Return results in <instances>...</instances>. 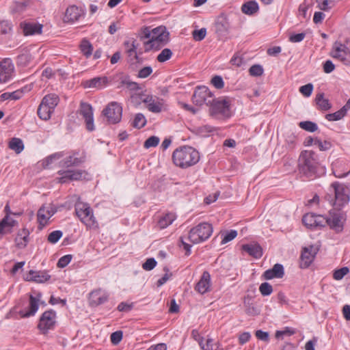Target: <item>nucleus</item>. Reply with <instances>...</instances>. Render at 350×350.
<instances>
[{"mask_svg":"<svg viewBox=\"0 0 350 350\" xmlns=\"http://www.w3.org/2000/svg\"><path fill=\"white\" fill-rule=\"evenodd\" d=\"M298 170L299 174L310 180L319 176L320 164L317 154L311 150H304L298 159Z\"/></svg>","mask_w":350,"mask_h":350,"instance_id":"f257e3e1","label":"nucleus"},{"mask_svg":"<svg viewBox=\"0 0 350 350\" xmlns=\"http://www.w3.org/2000/svg\"><path fill=\"white\" fill-rule=\"evenodd\" d=\"M200 159L199 152L189 146L176 148L172 153L174 164L182 169H187L197 164Z\"/></svg>","mask_w":350,"mask_h":350,"instance_id":"f03ea898","label":"nucleus"},{"mask_svg":"<svg viewBox=\"0 0 350 350\" xmlns=\"http://www.w3.org/2000/svg\"><path fill=\"white\" fill-rule=\"evenodd\" d=\"M325 198L332 206L340 208L349 202L350 189L345 184L332 183Z\"/></svg>","mask_w":350,"mask_h":350,"instance_id":"7ed1b4c3","label":"nucleus"},{"mask_svg":"<svg viewBox=\"0 0 350 350\" xmlns=\"http://www.w3.org/2000/svg\"><path fill=\"white\" fill-rule=\"evenodd\" d=\"M213 231V226L208 222H202L191 228L188 239L193 244H198L210 238Z\"/></svg>","mask_w":350,"mask_h":350,"instance_id":"20e7f679","label":"nucleus"},{"mask_svg":"<svg viewBox=\"0 0 350 350\" xmlns=\"http://www.w3.org/2000/svg\"><path fill=\"white\" fill-rule=\"evenodd\" d=\"M75 213L80 221L88 228L96 226V221L93 215V211L88 203L77 201L75 205Z\"/></svg>","mask_w":350,"mask_h":350,"instance_id":"39448f33","label":"nucleus"},{"mask_svg":"<svg viewBox=\"0 0 350 350\" xmlns=\"http://www.w3.org/2000/svg\"><path fill=\"white\" fill-rule=\"evenodd\" d=\"M330 56L338 59L345 66H350V40L344 43L336 41L334 43L330 51Z\"/></svg>","mask_w":350,"mask_h":350,"instance_id":"423d86ee","label":"nucleus"},{"mask_svg":"<svg viewBox=\"0 0 350 350\" xmlns=\"http://www.w3.org/2000/svg\"><path fill=\"white\" fill-rule=\"evenodd\" d=\"M192 100L193 103L198 106H202L203 105L208 106L214 101L213 94L206 86L198 87L194 91Z\"/></svg>","mask_w":350,"mask_h":350,"instance_id":"0eeeda50","label":"nucleus"},{"mask_svg":"<svg viewBox=\"0 0 350 350\" xmlns=\"http://www.w3.org/2000/svg\"><path fill=\"white\" fill-rule=\"evenodd\" d=\"M102 114L109 124H116L121 120L122 107L117 102H111L103 110Z\"/></svg>","mask_w":350,"mask_h":350,"instance_id":"6e6552de","label":"nucleus"},{"mask_svg":"<svg viewBox=\"0 0 350 350\" xmlns=\"http://www.w3.org/2000/svg\"><path fill=\"white\" fill-rule=\"evenodd\" d=\"M56 312L51 309L45 311L41 315L38 328L43 333L46 334L49 329L54 328L56 323Z\"/></svg>","mask_w":350,"mask_h":350,"instance_id":"1a4fd4ad","label":"nucleus"},{"mask_svg":"<svg viewBox=\"0 0 350 350\" xmlns=\"http://www.w3.org/2000/svg\"><path fill=\"white\" fill-rule=\"evenodd\" d=\"M303 224L308 228L321 229L327 225L326 217L314 213H307L302 218Z\"/></svg>","mask_w":350,"mask_h":350,"instance_id":"9d476101","label":"nucleus"},{"mask_svg":"<svg viewBox=\"0 0 350 350\" xmlns=\"http://www.w3.org/2000/svg\"><path fill=\"white\" fill-rule=\"evenodd\" d=\"M211 106L210 113L212 116H221L224 118L230 116V103L226 99L215 100L213 101Z\"/></svg>","mask_w":350,"mask_h":350,"instance_id":"9b49d317","label":"nucleus"},{"mask_svg":"<svg viewBox=\"0 0 350 350\" xmlns=\"http://www.w3.org/2000/svg\"><path fill=\"white\" fill-rule=\"evenodd\" d=\"M109 298V293L105 289L98 288L89 293V304L91 307H96L106 303Z\"/></svg>","mask_w":350,"mask_h":350,"instance_id":"f8f14e48","label":"nucleus"},{"mask_svg":"<svg viewBox=\"0 0 350 350\" xmlns=\"http://www.w3.org/2000/svg\"><path fill=\"white\" fill-rule=\"evenodd\" d=\"M141 38L142 39H159V40H162L163 38H169V33L163 26H159L152 29L146 27L142 30Z\"/></svg>","mask_w":350,"mask_h":350,"instance_id":"ddd939ff","label":"nucleus"},{"mask_svg":"<svg viewBox=\"0 0 350 350\" xmlns=\"http://www.w3.org/2000/svg\"><path fill=\"white\" fill-rule=\"evenodd\" d=\"M329 215V217H326L327 225L336 232H341L343 230L345 220L343 213L339 211H330Z\"/></svg>","mask_w":350,"mask_h":350,"instance_id":"4468645a","label":"nucleus"},{"mask_svg":"<svg viewBox=\"0 0 350 350\" xmlns=\"http://www.w3.org/2000/svg\"><path fill=\"white\" fill-rule=\"evenodd\" d=\"M79 113L85 120L86 129L90 132L94 131L95 127L92 105L87 103H81L80 105Z\"/></svg>","mask_w":350,"mask_h":350,"instance_id":"2eb2a0df","label":"nucleus"},{"mask_svg":"<svg viewBox=\"0 0 350 350\" xmlns=\"http://www.w3.org/2000/svg\"><path fill=\"white\" fill-rule=\"evenodd\" d=\"M56 213V209L51 205H42L37 213V219L40 226V228L42 229L47 224L49 219Z\"/></svg>","mask_w":350,"mask_h":350,"instance_id":"dca6fc26","label":"nucleus"},{"mask_svg":"<svg viewBox=\"0 0 350 350\" xmlns=\"http://www.w3.org/2000/svg\"><path fill=\"white\" fill-rule=\"evenodd\" d=\"M20 27L23 34L27 36L41 34L43 25L37 22L24 21L20 23Z\"/></svg>","mask_w":350,"mask_h":350,"instance_id":"f3484780","label":"nucleus"},{"mask_svg":"<svg viewBox=\"0 0 350 350\" xmlns=\"http://www.w3.org/2000/svg\"><path fill=\"white\" fill-rule=\"evenodd\" d=\"M14 64L10 59L6 58L0 62V82L6 83L12 77Z\"/></svg>","mask_w":350,"mask_h":350,"instance_id":"a211bd4d","label":"nucleus"},{"mask_svg":"<svg viewBox=\"0 0 350 350\" xmlns=\"http://www.w3.org/2000/svg\"><path fill=\"white\" fill-rule=\"evenodd\" d=\"M59 174L61 175L59 180L61 183H65L68 180H80L85 178L88 174L86 171L82 170L59 171Z\"/></svg>","mask_w":350,"mask_h":350,"instance_id":"6ab92c4d","label":"nucleus"},{"mask_svg":"<svg viewBox=\"0 0 350 350\" xmlns=\"http://www.w3.org/2000/svg\"><path fill=\"white\" fill-rule=\"evenodd\" d=\"M215 33L219 37L228 34L230 28L228 18L224 14L219 16L215 21Z\"/></svg>","mask_w":350,"mask_h":350,"instance_id":"aec40b11","label":"nucleus"},{"mask_svg":"<svg viewBox=\"0 0 350 350\" xmlns=\"http://www.w3.org/2000/svg\"><path fill=\"white\" fill-rule=\"evenodd\" d=\"M163 99L152 95H148L142 102L146 105L148 109L152 113H160L163 108Z\"/></svg>","mask_w":350,"mask_h":350,"instance_id":"412c9836","label":"nucleus"},{"mask_svg":"<svg viewBox=\"0 0 350 350\" xmlns=\"http://www.w3.org/2000/svg\"><path fill=\"white\" fill-rule=\"evenodd\" d=\"M41 297V294L38 293L37 297H33L30 295L29 296V305L27 310H21L19 311V315L22 318H27L31 316H33L36 312L38 311L39 308L38 302Z\"/></svg>","mask_w":350,"mask_h":350,"instance_id":"4be33fe9","label":"nucleus"},{"mask_svg":"<svg viewBox=\"0 0 350 350\" xmlns=\"http://www.w3.org/2000/svg\"><path fill=\"white\" fill-rule=\"evenodd\" d=\"M211 275L207 271H204L200 280L196 284L195 290L200 294H204L210 291Z\"/></svg>","mask_w":350,"mask_h":350,"instance_id":"5701e85b","label":"nucleus"},{"mask_svg":"<svg viewBox=\"0 0 350 350\" xmlns=\"http://www.w3.org/2000/svg\"><path fill=\"white\" fill-rule=\"evenodd\" d=\"M84 14L83 10L76 5L69 6L65 13L64 21L68 23H74L79 20Z\"/></svg>","mask_w":350,"mask_h":350,"instance_id":"b1692460","label":"nucleus"},{"mask_svg":"<svg viewBox=\"0 0 350 350\" xmlns=\"http://www.w3.org/2000/svg\"><path fill=\"white\" fill-rule=\"evenodd\" d=\"M284 275V269L282 264L276 263L271 269L266 270L263 273L265 280L282 278Z\"/></svg>","mask_w":350,"mask_h":350,"instance_id":"393cba45","label":"nucleus"},{"mask_svg":"<svg viewBox=\"0 0 350 350\" xmlns=\"http://www.w3.org/2000/svg\"><path fill=\"white\" fill-rule=\"evenodd\" d=\"M241 250L256 259L261 258L263 254L262 248L258 243L243 244Z\"/></svg>","mask_w":350,"mask_h":350,"instance_id":"a878e982","label":"nucleus"},{"mask_svg":"<svg viewBox=\"0 0 350 350\" xmlns=\"http://www.w3.org/2000/svg\"><path fill=\"white\" fill-rule=\"evenodd\" d=\"M108 83L107 77H97L90 80H86L83 83L85 88H97L102 89L106 86Z\"/></svg>","mask_w":350,"mask_h":350,"instance_id":"bb28decb","label":"nucleus"},{"mask_svg":"<svg viewBox=\"0 0 350 350\" xmlns=\"http://www.w3.org/2000/svg\"><path fill=\"white\" fill-rule=\"evenodd\" d=\"M18 225V221L12 217L4 216L0 221V235L9 234L12 232L13 227Z\"/></svg>","mask_w":350,"mask_h":350,"instance_id":"cd10ccee","label":"nucleus"},{"mask_svg":"<svg viewBox=\"0 0 350 350\" xmlns=\"http://www.w3.org/2000/svg\"><path fill=\"white\" fill-rule=\"evenodd\" d=\"M313 247L310 246V248L304 247L301 252L300 256L301 258V268H307L312 262L314 258L315 252H312Z\"/></svg>","mask_w":350,"mask_h":350,"instance_id":"c85d7f7f","label":"nucleus"},{"mask_svg":"<svg viewBox=\"0 0 350 350\" xmlns=\"http://www.w3.org/2000/svg\"><path fill=\"white\" fill-rule=\"evenodd\" d=\"M168 40L169 38H163L162 40H159V39H148L147 41L144 42L145 51L159 50L167 43Z\"/></svg>","mask_w":350,"mask_h":350,"instance_id":"c756f323","label":"nucleus"},{"mask_svg":"<svg viewBox=\"0 0 350 350\" xmlns=\"http://www.w3.org/2000/svg\"><path fill=\"white\" fill-rule=\"evenodd\" d=\"M51 278V275L46 271H36L30 270L27 280H31L39 283L48 281Z\"/></svg>","mask_w":350,"mask_h":350,"instance_id":"7c9ffc66","label":"nucleus"},{"mask_svg":"<svg viewBox=\"0 0 350 350\" xmlns=\"http://www.w3.org/2000/svg\"><path fill=\"white\" fill-rule=\"evenodd\" d=\"M30 90L27 87H24L21 89L17 90L12 92H5L1 95V98L3 100H18L24 94L25 92H27Z\"/></svg>","mask_w":350,"mask_h":350,"instance_id":"2f4dec72","label":"nucleus"},{"mask_svg":"<svg viewBox=\"0 0 350 350\" xmlns=\"http://www.w3.org/2000/svg\"><path fill=\"white\" fill-rule=\"evenodd\" d=\"M29 235V232L26 228H23L20 230L18 233L17 236L15 238V243L18 247L23 248L26 247L28 243V237Z\"/></svg>","mask_w":350,"mask_h":350,"instance_id":"473e14b6","label":"nucleus"},{"mask_svg":"<svg viewBox=\"0 0 350 350\" xmlns=\"http://www.w3.org/2000/svg\"><path fill=\"white\" fill-rule=\"evenodd\" d=\"M324 95L323 92L317 94L314 101L319 110L328 111L332 108V105L327 98H324Z\"/></svg>","mask_w":350,"mask_h":350,"instance_id":"72a5a7b5","label":"nucleus"},{"mask_svg":"<svg viewBox=\"0 0 350 350\" xmlns=\"http://www.w3.org/2000/svg\"><path fill=\"white\" fill-rule=\"evenodd\" d=\"M138 46V44L135 40H133V44L131 47L129 49H126V53L128 56V62L131 64H133L135 63L139 62V56L137 53V49Z\"/></svg>","mask_w":350,"mask_h":350,"instance_id":"f704fd0d","label":"nucleus"},{"mask_svg":"<svg viewBox=\"0 0 350 350\" xmlns=\"http://www.w3.org/2000/svg\"><path fill=\"white\" fill-rule=\"evenodd\" d=\"M81 53L88 59L92 55L93 45L87 38H83L79 44Z\"/></svg>","mask_w":350,"mask_h":350,"instance_id":"c9c22d12","label":"nucleus"},{"mask_svg":"<svg viewBox=\"0 0 350 350\" xmlns=\"http://www.w3.org/2000/svg\"><path fill=\"white\" fill-rule=\"evenodd\" d=\"M54 110L51 108L46 107V105L41 101L38 109V116L39 118L44 120H48L51 118V114L53 113Z\"/></svg>","mask_w":350,"mask_h":350,"instance_id":"e433bc0d","label":"nucleus"},{"mask_svg":"<svg viewBox=\"0 0 350 350\" xmlns=\"http://www.w3.org/2000/svg\"><path fill=\"white\" fill-rule=\"evenodd\" d=\"M59 101V96L55 94H49L44 96L42 102L44 103L46 107L55 110V107L57 105Z\"/></svg>","mask_w":350,"mask_h":350,"instance_id":"4c0bfd02","label":"nucleus"},{"mask_svg":"<svg viewBox=\"0 0 350 350\" xmlns=\"http://www.w3.org/2000/svg\"><path fill=\"white\" fill-rule=\"evenodd\" d=\"M259 7L255 1H250L243 3L241 6V11L247 15H252L257 12Z\"/></svg>","mask_w":350,"mask_h":350,"instance_id":"58836bf2","label":"nucleus"},{"mask_svg":"<svg viewBox=\"0 0 350 350\" xmlns=\"http://www.w3.org/2000/svg\"><path fill=\"white\" fill-rule=\"evenodd\" d=\"M9 148L16 154L21 153L24 149V144L20 138L13 137L9 142Z\"/></svg>","mask_w":350,"mask_h":350,"instance_id":"ea45409f","label":"nucleus"},{"mask_svg":"<svg viewBox=\"0 0 350 350\" xmlns=\"http://www.w3.org/2000/svg\"><path fill=\"white\" fill-rule=\"evenodd\" d=\"M175 219V214L172 213H167L159 220L158 224L160 228H165L172 224Z\"/></svg>","mask_w":350,"mask_h":350,"instance_id":"a19ab883","label":"nucleus"},{"mask_svg":"<svg viewBox=\"0 0 350 350\" xmlns=\"http://www.w3.org/2000/svg\"><path fill=\"white\" fill-rule=\"evenodd\" d=\"M83 162V160L81 159V158L69 156L63 161H62V165L65 167H70L72 166H78Z\"/></svg>","mask_w":350,"mask_h":350,"instance_id":"79ce46f5","label":"nucleus"},{"mask_svg":"<svg viewBox=\"0 0 350 350\" xmlns=\"http://www.w3.org/2000/svg\"><path fill=\"white\" fill-rule=\"evenodd\" d=\"M13 25L8 20L0 21V34L9 35L12 33Z\"/></svg>","mask_w":350,"mask_h":350,"instance_id":"37998d69","label":"nucleus"},{"mask_svg":"<svg viewBox=\"0 0 350 350\" xmlns=\"http://www.w3.org/2000/svg\"><path fill=\"white\" fill-rule=\"evenodd\" d=\"M202 341L203 338L199 342V345L203 350H223L218 343L213 342V339H207L206 344H203Z\"/></svg>","mask_w":350,"mask_h":350,"instance_id":"c03bdc74","label":"nucleus"},{"mask_svg":"<svg viewBox=\"0 0 350 350\" xmlns=\"http://www.w3.org/2000/svg\"><path fill=\"white\" fill-rule=\"evenodd\" d=\"M173 53L171 49L165 48L157 55V60L160 63H163L169 60L172 57Z\"/></svg>","mask_w":350,"mask_h":350,"instance_id":"a18cd8bd","label":"nucleus"},{"mask_svg":"<svg viewBox=\"0 0 350 350\" xmlns=\"http://www.w3.org/2000/svg\"><path fill=\"white\" fill-rule=\"evenodd\" d=\"M146 124V120L145 116L141 113H137L133 122V126L137 129L143 128Z\"/></svg>","mask_w":350,"mask_h":350,"instance_id":"49530a36","label":"nucleus"},{"mask_svg":"<svg viewBox=\"0 0 350 350\" xmlns=\"http://www.w3.org/2000/svg\"><path fill=\"white\" fill-rule=\"evenodd\" d=\"M299 126L301 129L309 132H314L318 129L317 124L311 121L300 122Z\"/></svg>","mask_w":350,"mask_h":350,"instance_id":"de8ad7c7","label":"nucleus"},{"mask_svg":"<svg viewBox=\"0 0 350 350\" xmlns=\"http://www.w3.org/2000/svg\"><path fill=\"white\" fill-rule=\"evenodd\" d=\"M244 305L245 308V312L248 315L256 316L260 314V310L254 304L245 300Z\"/></svg>","mask_w":350,"mask_h":350,"instance_id":"09e8293b","label":"nucleus"},{"mask_svg":"<svg viewBox=\"0 0 350 350\" xmlns=\"http://www.w3.org/2000/svg\"><path fill=\"white\" fill-rule=\"evenodd\" d=\"M345 115L346 114L344 113V111L340 109L334 113L327 114L325 116V118L328 121H337L341 120L345 116Z\"/></svg>","mask_w":350,"mask_h":350,"instance_id":"8fccbe9b","label":"nucleus"},{"mask_svg":"<svg viewBox=\"0 0 350 350\" xmlns=\"http://www.w3.org/2000/svg\"><path fill=\"white\" fill-rule=\"evenodd\" d=\"M259 291L262 296H268L273 292L272 286L268 282H263L259 286Z\"/></svg>","mask_w":350,"mask_h":350,"instance_id":"3c124183","label":"nucleus"},{"mask_svg":"<svg viewBox=\"0 0 350 350\" xmlns=\"http://www.w3.org/2000/svg\"><path fill=\"white\" fill-rule=\"evenodd\" d=\"M223 239L221 240V244H226L228 242L232 241L237 236V232L235 230H230L225 233L222 234Z\"/></svg>","mask_w":350,"mask_h":350,"instance_id":"603ef678","label":"nucleus"},{"mask_svg":"<svg viewBox=\"0 0 350 350\" xmlns=\"http://www.w3.org/2000/svg\"><path fill=\"white\" fill-rule=\"evenodd\" d=\"M63 232L61 230H55L51 232L47 238V241L52 243H56L62 237Z\"/></svg>","mask_w":350,"mask_h":350,"instance_id":"864d4df0","label":"nucleus"},{"mask_svg":"<svg viewBox=\"0 0 350 350\" xmlns=\"http://www.w3.org/2000/svg\"><path fill=\"white\" fill-rule=\"evenodd\" d=\"M349 269L347 267H343L334 271L333 278L336 280L342 279L348 273Z\"/></svg>","mask_w":350,"mask_h":350,"instance_id":"5fc2aeb1","label":"nucleus"},{"mask_svg":"<svg viewBox=\"0 0 350 350\" xmlns=\"http://www.w3.org/2000/svg\"><path fill=\"white\" fill-rule=\"evenodd\" d=\"M198 133L202 136H207L208 133H213L216 131L215 128L210 125L200 126L197 129Z\"/></svg>","mask_w":350,"mask_h":350,"instance_id":"6e6d98bb","label":"nucleus"},{"mask_svg":"<svg viewBox=\"0 0 350 350\" xmlns=\"http://www.w3.org/2000/svg\"><path fill=\"white\" fill-rule=\"evenodd\" d=\"M159 143V138L157 136H151L148 137L144 144L145 148H150L151 147H156Z\"/></svg>","mask_w":350,"mask_h":350,"instance_id":"4d7b16f0","label":"nucleus"},{"mask_svg":"<svg viewBox=\"0 0 350 350\" xmlns=\"http://www.w3.org/2000/svg\"><path fill=\"white\" fill-rule=\"evenodd\" d=\"M263 68L259 64H255L250 67L249 72L251 76L260 77L263 74Z\"/></svg>","mask_w":350,"mask_h":350,"instance_id":"13d9d810","label":"nucleus"},{"mask_svg":"<svg viewBox=\"0 0 350 350\" xmlns=\"http://www.w3.org/2000/svg\"><path fill=\"white\" fill-rule=\"evenodd\" d=\"M192 35L196 41H201L206 35V28H201L200 29L194 30Z\"/></svg>","mask_w":350,"mask_h":350,"instance_id":"bf43d9fd","label":"nucleus"},{"mask_svg":"<svg viewBox=\"0 0 350 350\" xmlns=\"http://www.w3.org/2000/svg\"><path fill=\"white\" fill-rule=\"evenodd\" d=\"M315 146H317L321 151L329 150L332 146L331 143L329 142H322L320 139L317 137H316Z\"/></svg>","mask_w":350,"mask_h":350,"instance_id":"052dcab7","label":"nucleus"},{"mask_svg":"<svg viewBox=\"0 0 350 350\" xmlns=\"http://www.w3.org/2000/svg\"><path fill=\"white\" fill-rule=\"evenodd\" d=\"M152 72V68L151 66H148L141 68L137 74V77L141 79H145L150 76Z\"/></svg>","mask_w":350,"mask_h":350,"instance_id":"680f3d73","label":"nucleus"},{"mask_svg":"<svg viewBox=\"0 0 350 350\" xmlns=\"http://www.w3.org/2000/svg\"><path fill=\"white\" fill-rule=\"evenodd\" d=\"M313 85L312 83H308L302 85L299 88V92L306 97L310 96L312 94L313 90Z\"/></svg>","mask_w":350,"mask_h":350,"instance_id":"e2e57ef3","label":"nucleus"},{"mask_svg":"<svg viewBox=\"0 0 350 350\" xmlns=\"http://www.w3.org/2000/svg\"><path fill=\"white\" fill-rule=\"evenodd\" d=\"M72 255L67 254L61 257L57 262V267L59 268H64L66 267L72 260Z\"/></svg>","mask_w":350,"mask_h":350,"instance_id":"0e129e2a","label":"nucleus"},{"mask_svg":"<svg viewBox=\"0 0 350 350\" xmlns=\"http://www.w3.org/2000/svg\"><path fill=\"white\" fill-rule=\"evenodd\" d=\"M211 83L217 89H221L224 86V82L221 77L219 75L214 76L211 79Z\"/></svg>","mask_w":350,"mask_h":350,"instance_id":"69168bd1","label":"nucleus"},{"mask_svg":"<svg viewBox=\"0 0 350 350\" xmlns=\"http://www.w3.org/2000/svg\"><path fill=\"white\" fill-rule=\"evenodd\" d=\"M157 261L153 258H148L146 262L142 265V267L146 271H150L153 269L157 265Z\"/></svg>","mask_w":350,"mask_h":350,"instance_id":"338daca9","label":"nucleus"},{"mask_svg":"<svg viewBox=\"0 0 350 350\" xmlns=\"http://www.w3.org/2000/svg\"><path fill=\"white\" fill-rule=\"evenodd\" d=\"M306 37V33L302 32L299 33L291 34L289 37V41L293 43L301 42Z\"/></svg>","mask_w":350,"mask_h":350,"instance_id":"774afa93","label":"nucleus"}]
</instances>
